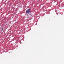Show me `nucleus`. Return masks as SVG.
<instances>
[{"mask_svg": "<svg viewBox=\"0 0 64 64\" xmlns=\"http://www.w3.org/2000/svg\"><path fill=\"white\" fill-rule=\"evenodd\" d=\"M26 13H29L30 12V9H28V10H26Z\"/></svg>", "mask_w": 64, "mask_h": 64, "instance_id": "f257e3e1", "label": "nucleus"}, {"mask_svg": "<svg viewBox=\"0 0 64 64\" xmlns=\"http://www.w3.org/2000/svg\"><path fill=\"white\" fill-rule=\"evenodd\" d=\"M2 30H3V29H2Z\"/></svg>", "mask_w": 64, "mask_h": 64, "instance_id": "f03ea898", "label": "nucleus"}]
</instances>
